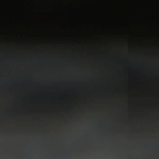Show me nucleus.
<instances>
[{"instance_id": "7ed1b4c3", "label": "nucleus", "mask_w": 159, "mask_h": 159, "mask_svg": "<svg viewBox=\"0 0 159 159\" xmlns=\"http://www.w3.org/2000/svg\"><path fill=\"white\" fill-rule=\"evenodd\" d=\"M68 20L70 22H72V21L70 20V19L69 18H68Z\"/></svg>"}, {"instance_id": "423d86ee", "label": "nucleus", "mask_w": 159, "mask_h": 159, "mask_svg": "<svg viewBox=\"0 0 159 159\" xmlns=\"http://www.w3.org/2000/svg\"><path fill=\"white\" fill-rule=\"evenodd\" d=\"M60 143H61V139H60Z\"/></svg>"}, {"instance_id": "39448f33", "label": "nucleus", "mask_w": 159, "mask_h": 159, "mask_svg": "<svg viewBox=\"0 0 159 159\" xmlns=\"http://www.w3.org/2000/svg\"><path fill=\"white\" fill-rule=\"evenodd\" d=\"M67 64L68 65V66H69V63H67Z\"/></svg>"}, {"instance_id": "6e6552de", "label": "nucleus", "mask_w": 159, "mask_h": 159, "mask_svg": "<svg viewBox=\"0 0 159 159\" xmlns=\"http://www.w3.org/2000/svg\"><path fill=\"white\" fill-rule=\"evenodd\" d=\"M45 136H47V134H46L45 135Z\"/></svg>"}, {"instance_id": "20e7f679", "label": "nucleus", "mask_w": 159, "mask_h": 159, "mask_svg": "<svg viewBox=\"0 0 159 159\" xmlns=\"http://www.w3.org/2000/svg\"><path fill=\"white\" fill-rule=\"evenodd\" d=\"M67 8H68V9H69L70 8V7H69V6H68H68H67Z\"/></svg>"}, {"instance_id": "f257e3e1", "label": "nucleus", "mask_w": 159, "mask_h": 159, "mask_svg": "<svg viewBox=\"0 0 159 159\" xmlns=\"http://www.w3.org/2000/svg\"><path fill=\"white\" fill-rule=\"evenodd\" d=\"M57 159H60V113H57Z\"/></svg>"}, {"instance_id": "f03ea898", "label": "nucleus", "mask_w": 159, "mask_h": 159, "mask_svg": "<svg viewBox=\"0 0 159 159\" xmlns=\"http://www.w3.org/2000/svg\"><path fill=\"white\" fill-rule=\"evenodd\" d=\"M67 27L69 28L72 27V26L71 25H67Z\"/></svg>"}, {"instance_id": "0eeeda50", "label": "nucleus", "mask_w": 159, "mask_h": 159, "mask_svg": "<svg viewBox=\"0 0 159 159\" xmlns=\"http://www.w3.org/2000/svg\"><path fill=\"white\" fill-rule=\"evenodd\" d=\"M61 146V144H60V147ZM60 149H61V148H60Z\"/></svg>"}, {"instance_id": "1a4fd4ad", "label": "nucleus", "mask_w": 159, "mask_h": 159, "mask_svg": "<svg viewBox=\"0 0 159 159\" xmlns=\"http://www.w3.org/2000/svg\"><path fill=\"white\" fill-rule=\"evenodd\" d=\"M60 153H61V150H60Z\"/></svg>"}]
</instances>
